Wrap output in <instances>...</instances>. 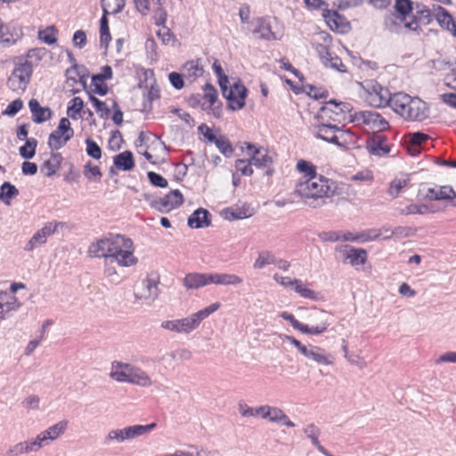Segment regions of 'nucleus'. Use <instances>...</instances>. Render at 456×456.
<instances>
[{"label":"nucleus","mask_w":456,"mask_h":456,"mask_svg":"<svg viewBox=\"0 0 456 456\" xmlns=\"http://www.w3.org/2000/svg\"><path fill=\"white\" fill-rule=\"evenodd\" d=\"M148 179L150 183L159 188H166L167 187V180L164 178L162 175H160L158 173H155L153 171H150L147 173Z\"/></svg>","instance_id":"nucleus-63"},{"label":"nucleus","mask_w":456,"mask_h":456,"mask_svg":"<svg viewBox=\"0 0 456 456\" xmlns=\"http://www.w3.org/2000/svg\"><path fill=\"white\" fill-rule=\"evenodd\" d=\"M408 138V151L411 155H416L419 152V147L423 142H426L428 139V135L420 132H416L410 134Z\"/></svg>","instance_id":"nucleus-40"},{"label":"nucleus","mask_w":456,"mask_h":456,"mask_svg":"<svg viewBox=\"0 0 456 456\" xmlns=\"http://www.w3.org/2000/svg\"><path fill=\"white\" fill-rule=\"evenodd\" d=\"M38 39L46 45H53L57 42V29L54 26H48L38 31Z\"/></svg>","instance_id":"nucleus-45"},{"label":"nucleus","mask_w":456,"mask_h":456,"mask_svg":"<svg viewBox=\"0 0 456 456\" xmlns=\"http://www.w3.org/2000/svg\"><path fill=\"white\" fill-rule=\"evenodd\" d=\"M130 366L131 363L128 362L113 361L110 363L109 377L118 383H128L130 377Z\"/></svg>","instance_id":"nucleus-22"},{"label":"nucleus","mask_w":456,"mask_h":456,"mask_svg":"<svg viewBox=\"0 0 456 456\" xmlns=\"http://www.w3.org/2000/svg\"><path fill=\"white\" fill-rule=\"evenodd\" d=\"M234 167L242 175L251 176L254 173L250 159H240L235 161Z\"/></svg>","instance_id":"nucleus-56"},{"label":"nucleus","mask_w":456,"mask_h":456,"mask_svg":"<svg viewBox=\"0 0 456 456\" xmlns=\"http://www.w3.org/2000/svg\"><path fill=\"white\" fill-rule=\"evenodd\" d=\"M64 226L65 223L63 222L52 221L45 223L38 231L47 241V239L57 232L59 228H63Z\"/></svg>","instance_id":"nucleus-51"},{"label":"nucleus","mask_w":456,"mask_h":456,"mask_svg":"<svg viewBox=\"0 0 456 456\" xmlns=\"http://www.w3.org/2000/svg\"><path fill=\"white\" fill-rule=\"evenodd\" d=\"M280 316L283 320L289 322L295 330L308 335H320L325 332L330 325L328 322V314L325 311H315V318L320 320V324L318 325L304 324L297 321L293 314L288 312H282Z\"/></svg>","instance_id":"nucleus-7"},{"label":"nucleus","mask_w":456,"mask_h":456,"mask_svg":"<svg viewBox=\"0 0 456 456\" xmlns=\"http://www.w3.org/2000/svg\"><path fill=\"white\" fill-rule=\"evenodd\" d=\"M74 135L70 121L67 118L60 119L57 128L50 134L47 144L52 150L62 148Z\"/></svg>","instance_id":"nucleus-12"},{"label":"nucleus","mask_w":456,"mask_h":456,"mask_svg":"<svg viewBox=\"0 0 456 456\" xmlns=\"http://www.w3.org/2000/svg\"><path fill=\"white\" fill-rule=\"evenodd\" d=\"M126 0H102L105 14L119 13L125 7Z\"/></svg>","instance_id":"nucleus-42"},{"label":"nucleus","mask_w":456,"mask_h":456,"mask_svg":"<svg viewBox=\"0 0 456 456\" xmlns=\"http://www.w3.org/2000/svg\"><path fill=\"white\" fill-rule=\"evenodd\" d=\"M434 18L439 26L456 37V20L451 13L440 5H433Z\"/></svg>","instance_id":"nucleus-18"},{"label":"nucleus","mask_w":456,"mask_h":456,"mask_svg":"<svg viewBox=\"0 0 456 456\" xmlns=\"http://www.w3.org/2000/svg\"><path fill=\"white\" fill-rule=\"evenodd\" d=\"M210 273H191L185 275L183 286L188 289H198L210 284Z\"/></svg>","instance_id":"nucleus-24"},{"label":"nucleus","mask_w":456,"mask_h":456,"mask_svg":"<svg viewBox=\"0 0 456 456\" xmlns=\"http://www.w3.org/2000/svg\"><path fill=\"white\" fill-rule=\"evenodd\" d=\"M19 308L18 299L5 291H0V319L4 320L6 314Z\"/></svg>","instance_id":"nucleus-30"},{"label":"nucleus","mask_w":456,"mask_h":456,"mask_svg":"<svg viewBox=\"0 0 456 456\" xmlns=\"http://www.w3.org/2000/svg\"><path fill=\"white\" fill-rule=\"evenodd\" d=\"M84 107V102L80 97L72 98L67 108V114L73 119L77 118V115L81 112Z\"/></svg>","instance_id":"nucleus-49"},{"label":"nucleus","mask_w":456,"mask_h":456,"mask_svg":"<svg viewBox=\"0 0 456 456\" xmlns=\"http://www.w3.org/2000/svg\"><path fill=\"white\" fill-rule=\"evenodd\" d=\"M219 308L220 304L214 303L185 318L164 321L161 322L160 327L172 332L189 334L195 330L203 320Z\"/></svg>","instance_id":"nucleus-4"},{"label":"nucleus","mask_w":456,"mask_h":456,"mask_svg":"<svg viewBox=\"0 0 456 456\" xmlns=\"http://www.w3.org/2000/svg\"><path fill=\"white\" fill-rule=\"evenodd\" d=\"M358 242L373 241L379 239V233H376V229H369L356 233Z\"/></svg>","instance_id":"nucleus-60"},{"label":"nucleus","mask_w":456,"mask_h":456,"mask_svg":"<svg viewBox=\"0 0 456 456\" xmlns=\"http://www.w3.org/2000/svg\"><path fill=\"white\" fill-rule=\"evenodd\" d=\"M86 153L88 156L94 159H100L102 157V149L101 147L92 139L87 138L86 140Z\"/></svg>","instance_id":"nucleus-58"},{"label":"nucleus","mask_w":456,"mask_h":456,"mask_svg":"<svg viewBox=\"0 0 456 456\" xmlns=\"http://www.w3.org/2000/svg\"><path fill=\"white\" fill-rule=\"evenodd\" d=\"M157 424L155 422L148 424V425H133L127 426L121 429L123 443L131 441L137 437L142 436L156 428Z\"/></svg>","instance_id":"nucleus-21"},{"label":"nucleus","mask_w":456,"mask_h":456,"mask_svg":"<svg viewBox=\"0 0 456 456\" xmlns=\"http://www.w3.org/2000/svg\"><path fill=\"white\" fill-rule=\"evenodd\" d=\"M27 441L28 443L31 453L37 452L42 448L49 446L51 444V443L49 442V440L47 439L46 436L43 431L37 434V436L35 438Z\"/></svg>","instance_id":"nucleus-43"},{"label":"nucleus","mask_w":456,"mask_h":456,"mask_svg":"<svg viewBox=\"0 0 456 456\" xmlns=\"http://www.w3.org/2000/svg\"><path fill=\"white\" fill-rule=\"evenodd\" d=\"M336 183L322 175L316 177L300 179L295 187L294 194L305 205L313 208L322 207L326 199L334 196Z\"/></svg>","instance_id":"nucleus-2"},{"label":"nucleus","mask_w":456,"mask_h":456,"mask_svg":"<svg viewBox=\"0 0 456 456\" xmlns=\"http://www.w3.org/2000/svg\"><path fill=\"white\" fill-rule=\"evenodd\" d=\"M88 96L96 112L98 113V116L103 119L108 118L110 114V110L107 104L95 97L92 93H88Z\"/></svg>","instance_id":"nucleus-44"},{"label":"nucleus","mask_w":456,"mask_h":456,"mask_svg":"<svg viewBox=\"0 0 456 456\" xmlns=\"http://www.w3.org/2000/svg\"><path fill=\"white\" fill-rule=\"evenodd\" d=\"M214 143L224 157L230 158L232 155L234 149L231 142L225 136L221 135L217 137Z\"/></svg>","instance_id":"nucleus-47"},{"label":"nucleus","mask_w":456,"mask_h":456,"mask_svg":"<svg viewBox=\"0 0 456 456\" xmlns=\"http://www.w3.org/2000/svg\"><path fill=\"white\" fill-rule=\"evenodd\" d=\"M411 181L409 175H401L392 180L388 189V194L393 198H397L401 191L406 187Z\"/></svg>","instance_id":"nucleus-38"},{"label":"nucleus","mask_w":456,"mask_h":456,"mask_svg":"<svg viewBox=\"0 0 456 456\" xmlns=\"http://www.w3.org/2000/svg\"><path fill=\"white\" fill-rule=\"evenodd\" d=\"M210 284L223 286H239L243 279L239 275L228 273H210Z\"/></svg>","instance_id":"nucleus-25"},{"label":"nucleus","mask_w":456,"mask_h":456,"mask_svg":"<svg viewBox=\"0 0 456 456\" xmlns=\"http://www.w3.org/2000/svg\"><path fill=\"white\" fill-rule=\"evenodd\" d=\"M28 107L32 114V119L37 124L44 123L52 117L51 109L48 107H42L36 99H31L28 102Z\"/></svg>","instance_id":"nucleus-29"},{"label":"nucleus","mask_w":456,"mask_h":456,"mask_svg":"<svg viewBox=\"0 0 456 456\" xmlns=\"http://www.w3.org/2000/svg\"><path fill=\"white\" fill-rule=\"evenodd\" d=\"M129 369L130 377L128 384L142 387H150L153 385L152 379L144 370L134 364H131Z\"/></svg>","instance_id":"nucleus-23"},{"label":"nucleus","mask_w":456,"mask_h":456,"mask_svg":"<svg viewBox=\"0 0 456 456\" xmlns=\"http://www.w3.org/2000/svg\"><path fill=\"white\" fill-rule=\"evenodd\" d=\"M249 159L252 166H255L256 168L269 167L273 162L269 151L265 148L260 151H253V155L250 156Z\"/></svg>","instance_id":"nucleus-33"},{"label":"nucleus","mask_w":456,"mask_h":456,"mask_svg":"<svg viewBox=\"0 0 456 456\" xmlns=\"http://www.w3.org/2000/svg\"><path fill=\"white\" fill-rule=\"evenodd\" d=\"M69 421L62 419L43 430L49 442L52 444L59 439L67 430Z\"/></svg>","instance_id":"nucleus-36"},{"label":"nucleus","mask_w":456,"mask_h":456,"mask_svg":"<svg viewBox=\"0 0 456 456\" xmlns=\"http://www.w3.org/2000/svg\"><path fill=\"white\" fill-rule=\"evenodd\" d=\"M412 4L411 0H395V9L403 18H405L413 10Z\"/></svg>","instance_id":"nucleus-57"},{"label":"nucleus","mask_w":456,"mask_h":456,"mask_svg":"<svg viewBox=\"0 0 456 456\" xmlns=\"http://www.w3.org/2000/svg\"><path fill=\"white\" fill-rule=\"evenodd\" d=\"M297 168L300 173H303L305 175L302 179L316 177L320 175L317 173L316 167L313 165L311 162L301 159L297 164Z\"/></svg>","instance_id":"nucleus-46"},{"label":"nucleus","mask_w":456,"mask_h":456,"mask_svg":"<svg viewBox=\"0 0 456 456\" xmlns=\"http://www.w3.org/2000/svg\"><path fill=\"white\" fill-rule=\"evenodd\" d=\"M47 241L37 230L24 246L26 252H32L35 248L44 246Z\"/></svg>","instance_id":"nucleus-52"},{"label":"nucleus","mask_w":456,"mask_h":456,"mask_svg":"<svg viewBox=\"0 0 456 456\" xmlns=\"http://www.w3.org/2000/svg\"><path fill=\"white\" fill-rule=\"evenodd\" d=\"M19 195V190L10 182H4L0 186V201L10 206L12 200Z\"/></svg>","instance_id":"nucleus-37"},{"label":"nucleus","mask_w":456,"mask_h":456,"mask_svg":"<svg viewBox=\"0 0 456 456\" xmlns=\"http://www.w3.org/2000/svg\"><path fill=\"white\" fill-rule=\"evenodd\" d=\"M322 64L326 68H330L333 69L334 70L342 73L346 72V68L345 64L342 62L341 59L337 55L333 56L331 54L329 58L323 60Z\"/></svg>","instance_id":"nucleus-55"},{"label":"nucleus","mask_w":456,"mask_h":456,"mask_svg":"<svg viewBox=\"0 0 456 456\" xmlns=\"http://www.w3.org/2000/svg\"><path fill=\"white\" fill-rule=\"evenodd\" d=\"M303 432L306 436V437L311 440V443L313 445L316 446V445H319V444H321L319 441V437L321 436V430L314 424L312 423V424L306 425L304 428Z\"/></svg>","instance_id":"nucleus-53"},{"label":"nucleus","mask_w":456,"mask_h":456,"mask_svg":"<svg viewBox=\"0 0 456 456\" xmlns=\"http://www.w3.org/2000/svg\"><path fill=\"white\" fill-rule=\"evenodd\" d=\"M182 72L185 78L193 82L203 74V68L199 60H191L183 64Z\"/></svg>","instance_id":"nucleus-32"},{"label":"nucleus","mask_w":456,"mask_h":456,"mask_svg":"<svg viewBox=\"0 0 456 456\" xmlns=\"http://www.w3.org/2000/svg\"><path fill=\"white\" fill-rule=\"evenodd\" d=\"M276 264V258L274 255L270 251H261L258 254V256L255 260L253 264L254 269H263L265 266L268 265H273Z\"/></svg>","instance_id":"nucleus-41"},{"label":"nucleus","mask_w":456,"mask_h":456,"mask_svg":"<svg viewBox=\"0 0 456 456\" xmlns=\"http://www.w3.org/2000/svg\"><path fill=\"white\" fill-rule=\"evenodd\" d=\"M389 107L407 121H422L429 115L427 102L405 93L394 94Z\"/></svg>","instance_id":"nucleus-3"},{"label":"nucleus","mask_w":456,"mask_h":456,"mask_svg":"<svg viewBox=\"0 0 456 456\" xmlns=\"http://www.w3.org/2000/svg\"><path fill=\"white\" fill-rule=\"evenodd\" d=\"M21 37V31L14 29L11 31L3 22L0 25V45L11 46Z\"/></svg>","instance_id":"nucleus-35"},{"label":"nucleus","mask_w":456,"mask_h":456,"mask_svg":"<svg viewBox=\"0 0 456 456\" xmlns=\"http://www.w3.org/2000/svg\"><path fill=\"white\" fill-rule=\"evenodd\" d=\"M363 89L362 97L365 102L374 108L389 106L392 95L387 88L383 87L375 80H365L360 83Z\"/></svg>","instance_id":"nucleus-6"},{"label":"nucleus","mask_w":456,"mask_h":456,"mask_svg":"<svg viewBox=\"0 0 456 456\" xmlns=\"http://www.w3.org/2000/svg\"><path fill=\"white\" fill-rule=\"evenodd\" d=\"M222 216L227 220H239L244 219L249 216V215L246 214L244 211L236 210L234 211L232 208H225L222 211Z\"/></svg>","instance_id":"nucleus-64"},{"label":"nucleus","mask_w":456,"mask_h":456,"mask_svg":"<svg viewBox=\"0 0 456 456\" xmlns=\"http://www.w3.org/2000/svg\"><path fill=\"white\" fill-rule=\"evenodd\" d=\"M434 17L433 10H423V11H416V14L413 16L411 21L405 22V28L415 31L417 34H419L421 30L419 23H422L424 25H428L432 22Z\"/></svg>","instance_id":"nucleus-26"},{"label":"nucleus","mask_w":456,"mask_h":456,"mask_svg":"<svg viewBox=\"0 0 456 456\" xmlns=\"http://www.w3.org/2000/svg\"><path fill=\"white\" fill-rule=\"evenodd\" d=\"M63 158L59 152H51L49 158L45 159L40 167L44 175L51 177L60 169Z\"/></svg>","instance_id":"nucleus-28"},{"label":"nucleus","mask_w":456,"mask_h":456,"mask_svg":"<svg viewBox=\"0 0 456 456\" xmlns=\"http://www.w3.org/2000/svg\"><path fill=\"white\" fill-rule=\"evenodd\" d=\"M122 433L120 428L110 429L103 438L102 444L105 446H110L114 444H122Z\"/></svg>","instance_id":"nucleus-54"},{"label":"nucleus","mask_w":456,"mask_h":456,"mask_svg":"<svg viewBox=\"0 0 456 456\" xmlns=\"http://www.w3.org/2000/svg\"><path fill=\"white\" fill-rule=\"evenodd\" d=\"M104 81L105 80H101V81L94 80V76H93L92 82H91V89H90V91L87 92V94L88 93H92L93 94H97L101 96L106 95L108 93V86L104 83Z\"/></svg>","instance_id":"nucleus-61"},{"label":"nucleus","mask_w":456,"mask_h":456,"mask_svg":"<svg viewBox=\"0 0 456 456\" xmlns=\"http://www.w3.org/2000/svg\"><path fill=\"white\" fill-rule=\"evenodd\" d=\"M87 254L93 258H104L116 262L120 266L130 267L137 263L134 256V243L131 239L120 235H110L92 242Z\"/></svg>","instance_id":"nucleus-1"},{"label":"nucleus","mask_w":456,"mask_h":456,"mask_svg":"<svg viewBox=\"0 0 456 456\" xmlns=\"http://www.w3.org/2000/svg\"><path fill=\"white\" fill-rule=\"evenodd\" d=\"M33 68L29 61H25L15 66L7 79V86L16 93H23L32 76Z\"/></svg>","instance_id":"nucleus-8"},{"label":"nucleus","mask_w":456,"mask_h":456,"mask_svg":"<svg viewBox=\"0 0 456 456\" xmlns=\"http://www.w3.org/2000/svg\"><path fill=\"white\" fill-rule=\"evenodd\" d=\"M312 133L316 138L335 144L341 149H346L349 140L354 136L350 131H345L336 125L325 123L313 126Z\"/></svg>","instance_id":"nucleus-5"},{"label":"nucleus","mask_w":456,"mask_h":456,"mask_svg":"<svg viewBox=\"0 0 456 456\" xmlns=\"http://www.w3.org/2000/svg\"><path fill=\"white\" fill-rule=\"evenodd\" d=\"M323 17L330 29L345 33L350 28V24L347 20L337 11L326 10L323 12Z\"/></svg>","instance_id":"nucleus-19"},{"label":"nucleus","mask_w":456,"mask_h":456,"mask_svg":"<svg viewBox=\"0 0 456 456\" xmlns=\"http://www.w3.org/2000/svg\"><path fill=\"white\" fill-rule=\"evenodd\" d=\"M387 137L381 134L374 133L367 141L368 151L376 156H384L390 152V147L386 143Z\"/></svg>","instance_id":"nucleus-20"},{"label":"nucleus","mask_w":456,"mask_h":456,"mask_svg":"<svg viewBox=\"0 0 456 456\" xmlns=\"http://www.w3.org/2000/svg\"><path fill=\"white\" fill-rule=\"evenodd\" d=\"M307 359L319 365H332L334 363L332 354L327 353L324 348L314 345L308 354Z\"/></svg>","instance_id":"nucleus-31"},{"label":"nucleus","mask_w":456,"mask_h":456,"mask_svg":"<svg viewBox=\"0 0 456 456\" xmlns=\"http://www.w3.org/2000/svg\"><path fill=\"white\" fill-rule=\"evenodd\" d=\"M23 108V102L21 99L13 100L7 105L5 110L3 111V115L13 117Z\"/></svg>","instance_id":"nucleus-62"},{"label":"nucleus","mask_w":456,"mask_h":456,"mask_svg":"<svg viewBox=\"0 0 456 456\" xmlns=\"http://www.w3.org/2000/svg\"><path fill=\"white\" fill-rule=\"evenodd\" d=\"M273 280L283 287H291L300 297L307 299L316 300L318 294L307 288L306 284L298 279H291L279 274L273 275Z\"/></svg>","instance_id":"nucleus-15"},{"label":"nucleus","mask_w":456,"mask_h":456,"mask_svg":"<svg viewBox=\"0 0 456 456\" xmlns=\"http://www.w3.org/2000/svg\"><path fill=\"white\" fill-rule=\"evenodd\" d=\"M210 224V214L205 208H198L188 218V226L192 229L208 227Z\"/></svg>","instance_id":"nucleus-27"},{"label":"nucleus","mask_w":456,"mask_h":456,"mask_svg":"<svg viewBox=\"0 0 456 456\" xmlns=\"http://www.w3.org/2000/svg\"><path fill=\"white\" fill-rule=\"evenodd\" d=\"M249 29L252 34L258 39L262 40H277L278 37L275 33L272 30L270 21L263 17L254 19L249 23Z\"/></svg>","instance_id":"nucleus-16"},{"label":"nucleus","mask_w":456,"mask_h":456,"mask_svg":"<svg viewBox=\"0 0 456 456\" xmlns=\"http://www.w3.org/2000/svg\"><path fill=\"white\" fill-rule=\"evenodd\" d=\"M37 141L35 138H28L26 143L20 147V155L24 159H32L36 154Z\"/></svg>","instance_id":"nucleus-48"},{"label":"nucleus","mask_w":456,"mask_h":456,"mask_svg":"<svg viewBox=\"0 0 456 456\" xmlns=\"http://www.w3.org/2000/svg\"><path fill=\"white\" fill-rule=\"evenodd\" d=\"M223 96L228 101V106L232 110H241L245 106V99L248 94V89L240 81H234L232 85L221 87Z\"/></svg>","instance_id":"nucleus-11"},{"label":"nucleus","mask_w":456,"mask_h":456,"mask_svg":"<svg viewBox=\"0 0 456 456\" xmlns=\"http://www.w3.org/2000/svg\"><path fill=\"white\" fill-rule=\"evenodd\" d=\"M336 251L340 253L344 259L347 260L353 266L363 265L367 261V251L363 248L341 245L336 248Z\"/></svg>","instance_id":"nucleus-17"},{"label":"nucleus","mask_w":456,"mask_h":456,"mask_svg":"<svg viewBox=\"0 0 456 456\" xmlns=\"http://www.w3.org/2000/svg\"><path fill=\"white\" fill-rule=\"evenodd\" d=\"M143 197L152 208L160 213H168L183 203V196L177 189L159 199L147 193H144Z\"/></svg>","instance_id":"nucleus-9"},{"label":"nucleus","mask_w":456,"mask_h":456,"mask_svg":"<svg viewBox=\"0 0 456 456\" xmlns=\"http://www.w3.org/2000/svg\"><path fill=\"white\" fill-rule=\"evenodd\" d=\"M400 214L403 216L410 215H426L428 213H435L436 210L433 207L426 204H411L404 208L400 209Z\"/></svg>","instance_id":"nucleus-39"},{"label":"nucleus","mask_w":456,"mask_h":456,"mask_svg":"<svg viewBox=\"0 0 456 456\" xmlns=\"http://www.w3.org/2000/svg\"><path fill=\"white\" fill-rule=\"evenodd\" d=\"M350 122L358 126L365 125L373 130L382 132L389 128L388 122L377 111L361 110L350 114Z\"/></svg>","instance_id":"nucleus-10"},{"label":"nucleus","mask_w":456,"mask_h":456,"mask_svg":"<svg viewBox=\"0 0 456 456\" xmlns=\"http://www.w3.org/2000/svg\"><path fill=\"white\" fill-rule=\"evenodd\" d=\"M114 166L117 169L121 171H130L134 167V159L133 153L129 151H125L113 159Z\"/></svg>","instance_id":"nucleus-34"},{"label":"nucleus","mask_w":456,"mask_h":456,"mask_svg":"<svg viewBox=\"0 0 456 456\" xmlns=\"http://www.w3.org/2000/svg\"><path fill=\"white\" fill-rule=\"evenodd\" d=\"M160 283V277L157 272H152L147 275L142 281V291L134 293L136 300H148L150 302L155 301L159 294L160 289L159 285Z\"/></svg>","instance_id":"nucleus-13"},{"label":"nucleus","mask_w":456,"mask_h":456,"mask_svg":"<svg viewBox=\"0 0 456 456\" xmlns=\"http://www.w3.org/2000/svg\"><path fill=\"white\" fill-rule=\"evenodd\" d=\"M169 356L175 361H190L192 359V352L187 348H178L172 351Z\"/></svg>","instance_id":"nucleus-59"},{"label":"nucleus","mask_w":456,"mask_h":456,"mask_svg":"<svg viewBox=\"0 0 456 456\" xmlns=\"http://www.w3.org/2000/svg\"><path fill=\"white\" fill-rule=\"evenodd\" d=\"M29 453H31V451L29 449L28 443L26 440L11 446L4 453V456H20L22 454Z\"/></svg>","instance_id":"nucleus-50"},{"label":"nucleus","mask_w":456,"mask_h":456,"mask_svg":"<svg viewBox=\"0 0 456 456\" xmlns=\"http://www.w3.org/2000/svg\"><path fill=\"white\" fill-rule=\"evenodd\" d=\"M352 110L353 107L350 103L344 102H338L331 100L326 102L320 110V115L322 118L327 117L334 121H339L341 118L345 119L346 115L348 114V119L350 120V114H354Z\"/></svg>","instance_id":"nucleus-14"}]
</instances>
